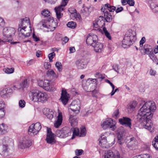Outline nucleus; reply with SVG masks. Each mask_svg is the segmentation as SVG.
Returning a JSON list of instances; mask_svg holds the SVG:
<instances>
[{
    "label": "nucleus",
    "mask_w": 158,
    "mask_h": 158,
    "mask_svg": "<svg viewBox=\"0 0 158 158\" xmlns=\"http://www.w3.org/2000/svg\"><path fill=\"white\" fill-rule=\"evenodd\" d=\"M55 66L59 72L62 71V65L60 62H57L55 64Z\"/></svg>",
    "instance_id": "49530a36"
},
{
    "label": "nucleus",
    "mask_w": 158,
    "mask_h": 158,
    "mask_svg": "<svg viewBox=\"0 0 158 158\" xmlns=\"http://www.w3.org/2000/svg\"><path fill=\"white\" fill-rule=\"evenodd\" d=\"M46 74L47 75L49 76H52L53 77H55L56 75V74L54 72V71L52 70H48L46 73Z\"/></svg>",
    "instance_id": "8fccbe9b"
},
{
    "label": "nucleus",
    "mask_w": 158,
    "mask_h": 158,
    "mask_svg": "<svg viewBox=\"0 0 158 158\" xmlns=\"http://www.w3.org/2000/svg\"><path fill=\"white\" fill-rule=\"evenodd\" d=\"M119 122L122 125L128 127L130 129L131 128V119L130 118L123 117L119 119Z\"/></svg>",
    "instance_id": "a211bd4d"
},
{
    "label": "nucleus",
    "mask_w": 158,
    "mask_h": 158,
    "mask_svg": "<svg viewBox=\"0 0 158 158\" xmlns=\"http://www.w3.org/2000/svg\"><path fill=\"white\" fill-rule=\"evenodd\" d=\"M45 2L51 4H54L57 0H44Z\"/></svg>",
    "instance_id": "0e129e2a"
},
{
    "label": "nucleus",
    "mask_w": 158,
    "mask_h": 158,
    "mask_svg": "<svg viewBox=\"0 0 158 158\" xmlns=\"http://www.w3.org/2000/svg\"><path fill=\"white\" fill-rule=\"evenodd\" d=\"M155 103L149 101L145 102L138 110L136 116V120H141L143 118L151 119L153 115V112L156 109Z\"/></svg>",
    "instance_id": "f257e3e1"
},
{
    "label": "nucleus",
    "mask_w": 158,
    "mask_h": 158,
    "mask_svg": "<svg viewBox=\"0 0 158 158\" xmlns=\"http://www.w3.org/2000/svg\"><path fill=\"white\" fill-rule=\"evenodd\" d=\"M47 142L48 143L54 144L56 142V139H46Z\"/></svg>",
    "instance_id": "603ef678"
},
{
    "label": "nucleus",
    "mask_w": 158,
    "mask_h": 158,
    "mask_svg": "<svg viewBox=\"0 0 158 158\" xmlns=\"http://www.w3.org/2000/svg\"><path fill=\"white\" fill-rule=\"evenodd\" d=\"M28 19V18H26L25 19H22L20 20V23L19 26V28L18 29V31L19 32V34H21L22 35H23L24 37H29L30 35L31 32V29H30V32H27L26 30L25 29L26 27L25 26H23V24L24 23H28L29 21H28L27 19Z\"/></svg>",
    "instance_id": "39448f33"
},
{
    "label": "nucleus",
    "mask_w": 158,
    "mask_h": 158,
    "mask_svg": "<svg viewBox=\"0 0 158 158\" xmlns=\"http://www.w3.org/2000/svg\"><path fill=\"white\" fill-rule=\"evenodd\" d=\"M39 85L47 91H51L54 89L51 85L50 81L47 79L40 80L38 81Z\"/></svg>",
    "instance_id": "9d476101"
},
{
    "label": "nucleus",
    "mask_w": 158,
    "mask_h": 158,
    "mask_svg": "<svg viewBox=\"0 0 158 158\" xmlns=\"http://www.w3.org/2000/svg\"><path fill=\"white\" fill-rule=\"evenodd\" d=\"M76 136L79 137V129L77 128H75L73 129V136L71 138H74Z\"/></svg>",
    "instance_id": "e433bc0d"
},
{
    "label": "nucleus",
    "mask_w": 158,
    "mask_h": 158,
    "mask_svg": "<svg viewBox=\"0 0 158 158\" xmlns=\"http://www.w3.org/2000/svg\"><path fill=\"white\" fill-rule=\"evenodd\" d=\"M88 81H90L92 83L90 84V86H92V87H94V84H95V86H97V83L96 82H97V80L96 79H93L91 78H89L88 79Z\"/></svg>",
    "instance_id": "c03bdc74"
},
{
    "label": "nucleus",
    "mask_w": 158,
    "mask_h": 158,
    "mask_svg": "<svg viewBox=\"0 0 158 158\" xmlns=\"http://www.w3.org/2000/svg\"><path fill=\"white\" fill-rule=\"evenodd\" d=\"M137 103L136 101H133L130 103L128 108L131 109H134L136 107Z\"/></svg>",
    "instance_id": "a18cd8bd"
},
{
    "label": "nucleus",
    "mask_w": 158,
    "mask_h": 158,
    "mask_svg": "<svg viewBox=\"0 0 158 158\" xmlns=\"http://www.w3.org/2000/svg\"><path fill=\"white\" fill-rule=\"evenodd\" d=\"M125 130L123 127H120L118 130L117 134L118 138H121L123 137L125 134Z\"/></svg>",
    "instance_id": "bb28decb"
},
{
    "label": "nucleus",
    "mask_w": 158,
    "mask_h": 158,
    "mask_svg": "<svg viewBox=\"0 0 158 158\" xmlns=\"http://www.w3.org/2000/svg\"><path fill=\"white\" fill-rule=\"evenodd\" d=\"M145 38L144 37H142L139 42L140 47H142L143 44L145 42Z\"/></svg>",
    "instance_id": "13d9d810"
},
{
    "label": "nucleus",
    "mask_w": 158,
    "mask_h": 158,
    "mask_svg": "<svg viewBox=\"0 0 158 158\" xmlns=\"http://www.w3.org/2000/svg\"><path fill=\"white\" fill-rule=\"evenodd\" d=\"M95 77L98 78L104 79V77H102L101 75L98 72L96 73L95 74Z\"/></svg>",
    "instance_id": "338daca9"
},
{
    "label": "nucleus",
    "mask_w": 158,
    "mask_h": 158,
    "mask_svg": "<svg viewBox=\"0 0 158 158\" xmlns=\"http://www.w3.org/2000/svg\"><path fill=\"white\" fill-rule=\"evenodd\" d=\"M99 145L103 148H107L109 146L106 139H99L98 140Z\"/></svg>",
    "instance_id": "c756f323"
},
{
    "label": "nucleus",
    "mask_w": 158,
    "mask_h": 158,
    "mask_svg": "<svg viewBox=\"0 0 158 158\" xmlns=\"http://www.w3.org/2000/svg\"><path fill=\"white\" fill-rule=\"evenodd\" d=\"M68 2V0H62L60 6L58 7H55L54 9L57 18L59 20L63 16L61 12L63 10L64 7L67 5Z\"/></svg>",
    "instance_id": "1a4fd4ad"
},
{
    "label": "nucleus",
    "mask_w": 158,
    "mask_h": 158,
    "mask_svg": "<svg viewBox=\"0 0 158 158\" xmlns=\"http://www.w3.org/2000/svg\"><path fill=\"white\" fill-rule=\"evenodd\" d=\"M151 119L145 118H143V119H141V120H137V121L144 128L150 131H152V130L153 129V127L152 123L150 122Z\"/></svg>",
    "instance_id": "f8f14e48"
},
{
    "label": "nucleus",
    "mask_w": 158,
    "mask_h": 158,
    "mask_svg": "<svg viewBox=\"0 0 158 158\" xmlns=\"http://www.w3.org/2000/svg\"><path fill=\"white\" fill-rule=\"evenodd\" d=\"M70 109L75 112L76 114H78L80 109V102L79 101L75 100L72 102Z\"/></svg>",
    "instance_id": "dca6fc26"
},
{
    "label": "nucleus",
    "mask_w": 158,
    "mask_h": 158,
    "mask_svg": "<svg viewBox=\"0 0 158 158\" xmlns=\"http://www.w3.org/2000/svg\"><path fill=\"white\" fill-rule=\"evenodd\" d=\"M128 4L131 6H133L135 4V2L134 0H128Z\"/></svg>",
    "instance_id": "69168bd1"
},
{
    "label": "nucleus",
    "mask_w": 158,
    "mask_h": 158,
    "mask_svg": "<svg viewBox=\"0 0 158 158\" xmlns=\"http://www.w3.org/2000/svg\"><path fill=\"white\" fill-rule=\"evenodd\" d=\"M41 15L44 17H48L50 16L51 13L47 9H44L41 12Z\"/></svg>",
    "instance_id": "c9c22d12"
},
{
    "label": "nucleus",
    "mask_w": 158,
    "mask_h": 158,
    "mask_svg": "<svg viewBox=\"0 0 158 158\" xmlns=\"http://www.w3.org/2000/svg\"><path fill=\"white\" fill-rule=\"evenodd\" d=\"M14 71V69L12 68H6L5 69L4 72L7 74H10L12 73Z\"/></svg>",
    "instance_id": "de8ad7c7"
},
{
    "label": "nucleus",
    "mask_w": 158,
    "mask_h": 158,
    "mask_svg": "<svg viewBox=\"0 0 158 158\" xmlns=\"http://www.w3.org/2000/svg\"><path fill=\"white\" fill-rule=\"evenodd\" d=\"M57 119L54 123V126L58 128L61 124L62 121V115L61 113H59L57 116Z\"/></svg>",
    "instance_id": "393cba45"
},
{
    "label": "nucleus",
    "mask_w": 158,
    "mask_h": 158,
    "mask_svg": "<svg viewBox=\"0 0 158 158\" xmlns=\"http://www.w3.org/2000/svg\"><path fill=\"white\" fill-rule=\"evenodd\" d=\"M98 37L97 35L94 34H89L86 38V42L88 45L93 46L98 41Z\"/></svg>",
    "instance_id": "ddd939ff"
},
{
    "label": "nucleus",
    "mask_w": 158,
    "mask_h": 158,
    "mask_svg": "<svg viewBox=\"0 0 158 158\" xmlns=\"http://www.w3.org/2000/svg\"><path fill=\"white\" fill-rule=\"evenodd\" d=\"M70 98L69 95L67 93L66 90H62L61 93L60 100L64 105L67 103Z\"/></svg>",
    "instance_id": "aec40b11"
},
{
    "label": "nucleus",
    "mask_w": 158,
    "mask_h": 158,
    "mask_svg": "<svg viewBox=\"0 0 158 158\" xmlns=\"http://www.w3.org/2000/svg\"><path fill=\"white\" fill-rule=\"evenodd\" d=\"M2 145L0 144V154L4 157L9 155L8 146L10 141L8 139H3L1 140Z\"/></svg>",
    "instance_id": "7ed1b4c3"
},
{
    "label": "nucleus",
    "mask_w": 158,
    "mask_h": 158,
    "mask_svg": "<svg viewBox=\"0 0 158 158\" xmlns=\"http://www.w3.org/2000/svg\"><path fill=\"white\" fill-rule=\"evenodd\" d=\"M55 56V53L54 52H52L48 54V57L50 62H51L52 61V59Z\"/></svg>",
    "instance_id": "09e8293b"
},
{
    "label": "nucleus",
    "mask_w": 158,
    "mask_h": 158,
    "mask_svg": "<svg viewBox=\"0 0 158 158\" xmlns=\"http://www.w3.org/2000/svg\"><path fill=\"white\" fill-rule=\"evenodd\" d=\"M43 113L47 117L50 119L53 118L54 112L51 109H46L43 111Z\"/></svg>",
    "instance_id": "5701e85b"
},
{
    "label": "nucleus",
    "mask_w": 158,
    "mask_h": 158,
    "mask_svg": "<svg viewBox=\"0 0 158 158\" xmlns=\"http://www.w3.org/2000/svg\"><path fill=\"white\" fill-rule=\"evenodd\" d=\"M139 50L142 54L143 55L148 54L149 56L153 53V49L149 45L145 44L143 47H140Z\"/></svg>",
    "instance_id": "4468645a"
},
{
    "label": "nucleus",
    "mask_w": 158,
    "mask_h": 158,
    "mask_svg": "<svg viewBox=\"0 0 158 158\" xmlns=\"http://www.w3.org/2000/svg\"><path fill=\"white\" fill-rule=\"evenodd\" d=\"M28 85L27 79H26L22 83V86L23 88L26 87Z\"/></svg>",
    "instance_id": "680f3d73"
},
{
    "label": "nucleus",
    "mask_w": 158,
    "mask_h": 158,
    "mask_svg": "<svg viewBox=\"0 0 158 158\" xmlns=\"http://www.w3.org/2000/svg\"><path fill=\"white\" fill-rule=\"evenodd\" d=\"M116 123L115 121H114L112 119L110 118L103 122L101 124V126L103 129L109 128L112 131H114L116 128Z\"/></svg>",
    "instance_id": "0eeeda50"
},
{
    "label": "nucleus",
    "mask_w": 158,
    "mask_h": 158,
    "mask_svg": "<svg viewBox=\"0 0 158 158\" xmlns=\"http://www.w3.org/2000/svg\"><path fill=\"white\" fill-rule=\"evenodd\" d=\"M44 66L45 69H48L51 67V64L49 62H45L44 64Z\"/></svg>",
    "instance_id": "bf43d9fd"
},
{
    "label": "nucleus",
    "mask_w": 158,
    "mask_h": 158,
    "mask_svg": "<svg viewBox=\"0 0 158 158\" xmlns=\"http://www.w3.org/2000/svg\"><path fill=\"white\" fill-rule=\"evenodd\" d=\"M104 158H120L119 152L117 151L114 152L111 150H109L105 153Z\"/></svg>",
    "instance_id": "f3484780"
},
{
    "label": "nucleus",
    "mask_w": 158,
    "mask_h": 158,
    "mask_svg": "<svg viewBox=\"0 0 158 158\" xmlns=\"http://www.w3.org/2000/svg\"><path fill=\"white\" fill-rule=\"evenodd\" d=\"M2 107L0 109V118L4 117L5 114V110H4V108L5 107V105L2 104Z\"/></svg>",
    "instance_id": "58836bf2"
},
{
    "label": "nucleus",
    "mask_w": 158,
    "mask_h": 158,
    "mask_svg": "<svg viewBox=\"0 0 158 158\" xmlns=\"http://www.w3.org/2000/svg\"><path fill=\"white\" fill-rule=\"evenodd\" d=\"M80 13L84 16H86L87 15V11L83 8V7H82V9L81 10Z\"/></svg>",
    "instance_id": "e2e57ef3"
},
{
    "label": "nucleus",
    "mask_w": 158,
    "mask_h": 158,
    "mask_svg": "<svg viewBox=\"0 0 158 158\" xmlns=\"http://www.w3.org/2000/svg\"><path fill=\"white\" fill-rule=\"evenodd\" d=\"M87 63V60L84 58L79 59L75 62L76 67L78 69H83L85 68Z\"/></svg>",
    "instance_id": "6ab92c4d"
},
{
    "label": "nucleus",
    "mask_w": 158,
    "mask_h": 158,
    "mask_svg": "<svg viewBox=\"0 0 158 158\" xmlns=\"http://www.w3.org/2000/svg\"><path fill=\"white\" fill-rule=\"evenodd\" d=\"M103 31L104 32L105 35L108 38L109 40H111V37L110 34L108 32L106 27H104L103 28Z\"/></svg>",
    "instance_id": "79ce46f5"
},
{
    "label": "nucleus",
    "mask_w": 158,
    "mask_h": 158,
    "mask_svg": "<svg viewBox=\"0 0 158 158\" xmlns=\"http://www.w3.org/2000/svg\"><path fill=\"white\" fill-rule=\"evenodd\" d=\"M69 121L71 124V126L73 127L76 126L77 124V120L75 119L74 116L70 115Z\"/></svg>",
    "instance_id": "2f4dec72"
},
{
    "label": "nucleus",
    "mask_w": 158,
    "mask_h": 158,
    "mask_svg": "<svg viewBox=\"0 0 158 158\" xmlns=\"http://www.w3.org/2000/svg\"><path fill=\"white\" fill-rule=\"evenodd\" d=\"M49 23L48 28L49 27L54 28H56L57 24L56 20H54L52 17H50L49 18Z\"/></svg>",
    "instance_id": "7c9ffc66"
},
{
    "label": "nucleus",
    "mask_w": 158,
    "mask_h": 158,
    "mask_svg": "<svg viewBox=\"0 0 158 158\" xmlns=\"http://www.w3.org/2000/svg\"><path fill=\"white\" fill-rule=\"evenodd\" d=\"M115 7L111 6L109 3H106L102 6L101 10L102 11H108V10L109 12H113L115 10Z\"/></svg>",
    "instance_id": "412c9836"
},
{
    "label": "nucleus",
    "mask_w": 158,
    "mask_h": 158,
    "mask_svg": "<svg viewBox=\"0 0 158 158\" xmlns=\"http://www.w3.org/2000/svg\"><path fill=\"white\" fill-rule=\"evenodd\" d=\"M5 89H6V94L7 95L8 97H9L10 95H11V94L12 92V89L9 88H8Z\"/></svg>",
    "instance_id": "4d7b16f0"
},
{
    "label": "nucleus",
    "mask_w": 158,
    "mask_h": 158,
    "mask_svg": "<svg viewBox=\"0 0 158 158\" xmlns=\"http://www.w3.org/2000/svg\"><path fill=\"white\" fill-rule=\"evenodd\" d=\"M0 95L2 97L5 98L8 97L6 94V89H3L0 91Z\"/></svg>",
    "instance_id": "37998d69"
},
{
    "label": "nucleus",
    "mask_w": 158,
    "mask_h": 158,
    "mask_svg": "<svg viewBox=\"0 0 158 158\" xmlns=\"http://www.w3.org/2000/svg\"><path fill=\"white\" fill-rule=\"evenodd\" d=\"M109 133L108 132H105L102 133L101 135H100V137L101 138H106L108 136V135Z\"/></svg>",
    "instance_id": "052dcab7"
},
{
    "label": "nucleus",
    "mask_w": 158,
    "mask_h": 158,
    "mask_svg": "<svg viewBox=\"0 0 158 158\" xmlns=\"http://www.w3.org/2000/svg\"><path fill=\"white\" fill-rule=\"evenodd\" d=\"M40 91L37 89L32 90L29 93V94L31 98L34 102H39L40 93Z\"/></svg>",
    "instance_id": "2eb2a0df"
},
{
    "label": "nucleus",
    "mask_w": 158,
    "mask_h": 158,
    "mask_svg": "<svg viewBox=\"0 0 158 158\" xmlns=\"http://www.w3.org/2000/svg\"><path fill=\"white\" fill-rule=\"evenodd\" d=\"M156 143H158V139H155V140L152 142V145L157 150H158V148L157 147Z\"/></svg>",
    "instance_id": "5fc2aeb1"
},
{
    "label": "nucleus",
    "mask_w": 158,
    "mask_h": 158,
    "mask_svg": "<svg viewBox=\"0 0 158 158\" xmlns=\"http://www.w3.org/2000/svg\"><path fill=\"white\" fill-rule=\"evenodd\" d=\"M7 127L4 124H0V135H2L7 133L8 131Z\"/></svg>",
    "instance_id": "c85d7f7f"
},
{
    "label": "nucleus",
    "mask_w": 158,
    "mask_h": 158,
    "mask_svg": "<svg viewBox=\"0 0 158 158\" xmlns=\"http://www.w3.org/2000/svg\"><path fill=\"white\" fill-rule=\"evenodd\" d=\"M40 99L39 102H44L47 101L48 98V96L47 94L46 93H44L40 91Z\"/></svg>",
    "instance_id": "b1692460"
},
{
    "label": "nucleus",
    "mask_w": 158,
    "mask_h": 158,
    "mask_svg": "<svg viewBox=\"0 0 158 158\" xmlns=\"http://www.w3.org/2000/svg\"><path fill=\"white\" fill-rule=\"evenodd\" d=\"M149 56L153 62L156 63V64H158V62H157V58L156 56H155L153 54V52L151 54H150V55Z\"/></svg>",
    "instance_id": "ea45409f"
},
{
    "label": "nucleus",
    "mask_w": 158,
    "mask_h": 158,
    "mask_svg": "<svg viewBox=\"0 0 158 158\" xmlns=\"http://www.w3.org/2000/svg\"><path fill=\"white\" fill-rule=\"evenodd\" d=\"M140 156V158H152V157L150 155L148 154H144L139 155Z\"/></svg>",
    "instance_id": "3c124183"
},
{
    "label": "nucleus",
    "mask_w": 158,
    "mask_h": 158,
    "mask_svg": "<svg viewBox=\"0 0 158 158\" xmlns=\"http://www.w3.org/2000/svg\"><path fill=\"white\" fill-rule=\"evenodd\" d=\"M103 18L104 17L103 16H100L99 17L98 19L97 20L98 25H99V27H102L105 25V22L104 20L103 19Z\"/></svg>",
    "instance_id": "72a5a7b5"
},
{
    "label": "nucleus",
    "mask_w": 158,
    "mask_h": 158,
    "mask_svg": "<svg viewBox=\"0 0 158 158\" xmlns=\"http://www.w3.org/2000/svg\"><path fill=\"white\" fill-rule=\"evenodd\" d=\"M47 133L46 138H54L55 136L60 138H64L67 137V134H65L63 131L60 130H57L56 131V134L55 135L52 132L50 128L47 127Z\"/></svg>",
    "instance_id": "423d86ee"
},
{
    "label": "nucleus",
    "mask_w": 158,
    "mask_h": 158,
    "mask_svg": "<svg viewBox=\"0 0 158 158\" xmlns=\"http://www.w3.org/2000/svg\"><path fill=\"white\" fill-rule=\"evenodd\" d=\"M95 84H94V85L93 86L94 87H92V89L90 91H89V92L92 91V96L94 97H96V94L98 92V90L96 89L97 86H95Z\"/></svg>",
    "instance_id": "4c0bfd02"
},
{
    "label": "nucleus",
    "mask_w": 158,
    "mask_h": 158,
    "mask_svg": "<svg viewBox=\"0 0 158 158\" xmlns=\"http://www.w3.org/2000/svg\"><path fill=\"white\" fill-rule=\"evenodd\" d=\"M157 0H149L150 7L153 12L157 13L158 10Z\"/></svg>",
    "instance_id": "4be33fe9"
},
{
    "label": "nucleus",
    "mask_w": 158,
    "mask_h": 158,
    "mask_svg": "<svg viewBox=\"0 0 158 158\" xmlns=\"http://www.w3.org/2000/svg\"><path fill=\"white\" fill-rule=\"evenodd\" d=\"M15 32V30L11 27H5L3 29L2 39L5 40L7 42H10L11 40V37L14 35Z\"/></svg>",
    "instance_id": "20e7f679"
},
{
    "label": "nucleus",
    "mask_w": 158,
    "mask_h": 158,
    "mask_svg": "<svg viewBox=\"0 0 158 158\" xmlns=\"http://www.w3.org/2000/svg\"><path fill=\"white\" fill-rule=\"evenodd\" d=\"M136 35L135 31L129 30L122 41V47L126 48L132 45L136 40Z\"/></svg>",
    "instance_id": "f03ea898"
},
{
    "label": "nucleus",
    "mask_w": 158,
    "mask_h": 158,
    "mask_svg": "<svg viewBox=\"0 0 158 158\" xmlns=\"http://www.w3.org/2000/svg\"><path fill=\"white\" fill-rule=\"evenodd\" d=\"M41 128V124L37 122L34 124H31L29 127L28 130L29 134L32 136L37 134Z\"/></svg>",
    "instance_id": "6e6552de"
},
{
    "label": "nucleus",
    "mask_w": 158,
    "mask_h": 158,
    "mask_svg": "<svg viewBox=\"0 0 158 158\" xmlns=\"http://www.w3.org/2000/svg\"><path fill=\"white\" fill-rule=\"evenodd\" d=\"M117 142L120 144H123L125 142L124 139H117Z\"/></svg>",
    "instance_id": "774afa93"
},
{
    "label": "nucleus",
    "mask_w": 158,
    "mask_h": 158,
    "mask_svg": "<svg viewBox=\"0 0 158 158\" xmlns=\"http://www.w3.org/2000/svg\"><path fill=\"white\" fill-rule=\"evenodd\" d=\"M104 14L105 19L107 22H111L112 19L111 14L108 11H102Z\"/></svg>",
    "instance_id": "cd10ccee"
},
{
    "label": "nucleus",
    "mask_w": 158,
    "mask_h": 158,
    "mask_svg": "<svg viewBox=\"0 0 158 158\" xmlns=\"http://www.w3.org/2000/svg\"><path fill=\"white\" fill-rule=\"evenodd\" d=\"M25 102L23 100H21L19 102V106L21 108H23L25 106Z\"/></svg>",
    "instance_id": "6e6d98bb"
},
{
    "label": "nucleus",
    "mask_w": 158,
    "mask_h": 158,
    "mask_svg": "<svg viewBox=\"0 0 158 158\" xmlns=\"http://www.w3.org/2000/svg\"><path fill=\"white\" fill-rule=\"evenodd\" d=\"M49 18L47 20L42 19L39 23V25H42L44 27L48 28L49 25Z\"/></svg>",
    "instance_id": "473e14b6"
},
{
    "label": "nucleus",
    "mask_w": 158,
    "mask_h": 158,
    "mask_svg": "<svg viewBox=\"0 0 158 158\" xmlns=\"http://www.w3.org/2000/svg\"><path fill=\"white\" fill-rule=\"evenodd\" d=\"M86 134V131L85 127H82L81 128L80 132H79V137H83Z\"/></svg>",
    "instance_id": "f704fd0d"
},
{
    "label": "nucleus",
    "mask_w": 158,
    "mask_h": 158,
    "mask_svg": "<svg viewBox=\"0 0 158 158\" xmlns=\"http://www.w3.org/2000/svg\"><path fill=\"white\" fill-rule=\"evenodd\" d=\"M83 151L82 149H76L75 151V154L77 156H79L82 155Z\"/></svg>",
    "instance_id": "864d4df0"
},
{
    "label": "nucleus",
    "mask_w": 158,
    "mask_h": 158,
    "mask_svg": "<svg viewBox=\"0 0 158 158\" xmlns=\"http://www.w3.org/2000/svg\"><path fill=\"white\" fill-rule=\"evenodd\" d=\"M32 144L29 139H20L18 143V147L22 149L29 148Z\"/></svg>",
    "instance_id": "9b49d317"
},
{
    "label": "nucleus",
    "mask_w": 158,
    "mask_h": 158,
    "mask_svg": "<svg viewBox=\"0 0 158 158\" xmlns=\"http://www.w3.org/2000/svg\"><path fill=\"white\" fill-rule=\"evenodd\" d=\"M67 25L68 27L73 29L75 27L76 24L75 22L73 21H71L68 22L67 24Z\"/></svg>",
    "instance_id": "a19ab883"
},
{
    "label": "nucleus",
    "mask_w": 158,
    "mask_h": 158,
    "mask_svg": "<svg viewBox=\"0 0 158 158\" xmlns=\"http://www.w3.org/2000/svg\"><path fill=\"white\" fill-rule=\"evenodd\" d=\"M93 47L96 52H101L102 51L103 45L102 44L98 41Z\"/></svg>",
    "instance_id": "a878e982"
}]
</instances>
